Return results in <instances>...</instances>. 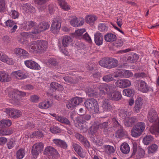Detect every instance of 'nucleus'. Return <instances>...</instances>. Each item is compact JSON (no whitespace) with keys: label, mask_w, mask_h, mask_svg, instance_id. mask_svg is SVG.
Segmentation results:
<instances>
[{"label":"nucleus","mask_w":159,"mask_h":159,"mask_svg":"<svg viewBox=\"0 0 159 159\" xmlns=\"http://www.w3.org/2000/svg\"><path fill=\"white\" fill-rule=\"evenodd\" d=\"M48 43L45 41L38 40L35 41L31 45V49L38 52H43L47 48Z\"/></svg>","instance_id":"f257e3e1"},{"label":"nucleus","mask_w":159,"mask_h":159,"mask_svg":"<svg viewBox=\"0 0 159 159\" xmlns=\"http://www.w3.org/2000/svg\"><path fill=\"white\" fill-rule=\"evenodd\" d=\"M145 128V124L143 122L137 123L133 127L131 131V135L134 137L140 136Z\"/></svg>","instance_id":"f03ea898"},{"label":"nucleus","mask_w":159,"mask_h":159,"mask_svg":"<svg viewBox=\"0 0 159 159\" xmlns=\"http://www.w3.org/2000/svg\"><path fill=\"white\" fill-rule=\"evenodd\" d=\"M85 107L91 111L96 113L99 112V107L97 101L94 98L87 99L84 102Z\"/></svg>","instance_id":"7ed1b4c3"},{"label":"nucleus","mask_w":159,"mask_h":159,"mask_svg":"<svg viewBox=\"0 0 159 159\" xmlns=\"http://www.w3.org/2000/svg\"><path fill=\"white\" fill-rule=\"evenodd\" d=\"M43 144L42 142H39L34 144L32 147L31 152L34 157H37L39 153L43 150Z\"/></svg>","instance_id":"20e7f679"},{"label":"nucleus","mask_w":159,"mask_h":159,"mask_svg":"<svg viewBox=\"0 0 159 159\" xmlns=\"http://www.w3.org/2000/svg\"><path fill=\"white\" fill-rule=\"evenodd\" d=\"M61 19L58 17L53 20L51 29L52 32L54 34H57L58 32L61 27Z\"/></svg>","instance_id":"39448f33"},{"label":"nucleus","mask_w":159,"mask_h":159,"mask_svg":"<svg viewBox=\"0 0 159 159\" xmlns=\"http://www.w3.org/2000/svg\"><path fill=\"white\" fill-rule=\"evenodd\" d=\"M82 102V99L79 97H75L71 99L67 102L66 107L69 109L72 110Z\"/></svg>","instance_id":"423d86ee"},{"label":"nucleus","mask_w":159,"mask_h":159,"mask_svg":"<svg viewBox=\"0 0 159 159\" xmlns=\"http://www.w3.org/2000/svg\"><path fill=\"white\" fill-rule=\"evenodd\" d=\"M26 93L25 92L19 91L17 90H14L12 94V98L16 104L20 105V103L19 101L21 99L20 96H25Z\"/></svg>","instance_id":"0eeeda50"},{"label":"nucleus","mask_w":159,"mask_h":159,"mask_svg":"<svg viewBox=\"0 0 159 159\" xmlns=\"http://www.w3.org/2000/svg\"><path fill=\"white\" fill-rule=\"evenodd\" d=\"M4 111L10 117L14 119L20 117L22 114L21 111L15 109L6 108Z\"/></svg>","instance_id":"6e6552de"},{"label":"nucleus","mask_w":159,"mask_h":159,"mask_svg":"<svg viewBox=\"0 0 159 159\" xmlns=\"http://www.w3.org/2000/svg\"><path fill=\"white\" fill-rule=\"evenodd\" d=\"M50 25L46 22H43L40 23L38 26V28H36V30H32L31 33L33 34L39 33V32L48 29Z\"/></svg>","instance_id":"1a4fd4ad"},{"label":"nucleus","mask_w":159,"mask_h":159,"mask_svg":"<svg viewBox=\"0 0 159 159\" xmlns=\"http://www.w3.org/2000/svg\"><path fill=\"white\" fill-rule=\"evenodd\" d=\"M148 118L150 122H154L156 124H158L159 118H158L157 115L155 110L152 109L150 111L148 115Z\"/></svg>","instance_id":"9d476101"},{"label":"nucleus","mask_w":159,"mask_h":159,"mask_svg":"<svg viewBox=\"0 0 159 159\" xmlns=\"http://www.w3.org/2000/svg\"><path fill=\"white\" fill-rule=\"evenodd\" d=\"M116 84L120 88H125L130 86L131 83L127 79H121L117 80L116 82Z\"/></svg>","instance_id":"9b49d317"},{"label":"nucleus","mask_w":159,"mask_h":159,"mask_svg":"<svg viewBox=\"0 0 159 159\" xmlns=\"http://www.w3.org/2000/svg\"><path fill=\"white\" fill-rule=\"evenodd\" d=\"M103 112H106L110 111L112 108V106L108 99H105L102 102V105Z\"/></svg>","instance_id":"f8f14e48"},{"label":"nucleus","mask_w":159,"mask_h":159,"mask_svg":"<svg viewBox=\"0 0 159 159\" xmlns=\"http://www.w3.org/2000/svg\"><path fill=\"white\" fill-rule=\"evenodd\" d=\"M26 66L30 69L38 70L40 68L39 65L35 61L31 60H27L25 61Z\"/></svg>","instance_id":"ddd939ff"},{"label":"nucleus","mask_w":159,"mask_h":159,"mask_svg":"<svg viewBox=\"0 0 159 159\" xmlns=\"http://www.w3.org/2000/svg\"><path fill=\"white\" fill-rule=\"evenodd\" d=\"M108 97L112 100L119 101L121 99L122 95L119 91L115 90L111 94L109 93Z\"/></svg>","instance_id":"4468645a"},{"label":"nucleus","mask_w":159,"mask_h":159,"mask_svg":"<svg viewBox=\"0 0 159 159\" xmlns=\"http://www.w3.org/2000/svg\"><path fill=\"white\" fill-rule=\"evenodd\" d=\"M11 80V77L7 73L4 71H0V81L1 82H7Z\"/></svg>","instance_id":"2eb2a0df"},{"label":"nucleus","mask_w":159,"mask_h":159,"mask_svg":"<svg viewBox=\"0 0 159 159\" xmlns=\"http://www.w3.org/2000/svg\"><path fill=\"white\" fill-rule=\"evenodd\" d=\"M13 129L11 128L0 127V136L10 135L13 133Z\"/></svg>","instance_id":"dca6fc26"},{"label":"nucleus","mask_w":159,"mask_h":159,"mask_svg":"<svg viewBox=\"0 0 159 159\" xmlns=\"http://www.w3.org/2000/svg\"><path fill=\"white\" fill-rule=\"evenodd\" d=\"M5 24L6 26L12 28L10 30V32L11 33L15 32L17 28V26L16 25L15 22L12 20H7L5 22Z\"/></svg>","instance_id":"f3484780"},{"label":"nucleus","mask_w":159,"mask_h":159,"mask_svg":"<svg viewBox=\"0 0 159 159\" xmlns=\"http://www.w3.org/2000/svg\"><path fill=\"white\" fill-rule=\"evenodd\" d=\"M136 118L134 117L127 118L124 119V124L126 127H131L136 122Z\"/></svg>","instance_id":"a211bd4d"},{"label":"nucleus","mask_w":159,"mask_h":159,"mask_svg":"<svg viewBox=\"0 0 159 159\" xmlns=\"http://www.w3.org/2000/svg\"><path fill=\"white\" fill-rule=\"evenodd\" d=\"M53 143L58 147L65 149L67 148V144L65 141L64 140L59 139H55L53 140Z\"/></svg>","instance_id":"6ab92c4d"},{"label":"nucleus","mask_w":159,"mask_h":159,"mask_svg":"<svg viewBox=\"0 0 159 159\" xmlns=\"http://www.w3.org/2000/svg\"><path fill=\"white\" fill-rule=\"evenodd\" d=\"M139 84L138 89L143 92H147L148 90V87L144 81L139 80L137 81Z\"/></svg>","instance_id":"aec40b11"},{"label":"nucleus","mask_w":159,"mask_h":159,"mask_svg":"<svg viewBox=\"0 0 159 159\" xmlns=\"http://www.w3.org/2000/svg\"><path fill=\"white\" fill-rule=\"evenodd\" d=\"M72 146L75 151L80 157L83 158L85 157V153L84 152H83L82 148L79 145L74 143Z\"/></svg>","instance_id":"412c9836"},{"label":"nucleus","mask_w":159,"mask_h":159,"mask_svg":"<svg viewBox=\"0 0 159 159\" xmlns=\"http://www.w3.org/2000/svg\"><path fill=\"white\" fill-rule=\"evenodd\" d=\"M143 104V99L141 98H137L135 101L134 109L136 113H138L142 108Z\"/></svg>","instance_id":"4be33fe9"},{"label":"nucleus","mask_w":159,"mask_h":159,"mask_svg":"<svg viewBox=\"0 0 159 159\" xmlns=\"http://www.w3.org/2000/svg\"><path fill=\"white\" fill-rule=\"evenodd\" d=\"M58 152L54 148L48 146L47 147L44 152V154L49 156H54L57 154Z\"/></svg>","instance_id":"5701e85b"},{"label":"nucleus","mask_w":159,"mask_h":159,"mask_svg":"<svg viewBox=\"0 0 159 159\" xmlns=\"http://www.w3.org/2000/svg\"><path fill=\"white\" fill-rule=\"evenodd\" d=\"M94 41L97 45L100 46L102 45L103 41L102 34L100 33H96L94 34Z\"/></svg>","instance_id":"b1692460"},{"label":"nucleus","mask_w":159,"mask_h":159,"mask_svg":"<svg viewBox=\"0 0 159 159\" xmlns=\"http://www.w3.org/2000/svg\"><path fill=\"white\" fill-rule=\"evenodd\" d=\"M103 89L107 93L108 96L109 93H111L116 89V86L111 84H107L104 85Z\"/></svg>","instance_id":"393cba45"},{"label":"nucleus","mask_w":159,"mask_h":159,"mask_svg":"<svg viewBox=\"0 0 159 159\" xmlns=\"http://www.w3.org/2000/svg\"><path fill=\"white\" fill-rule=\"evenodd\" d=\"M0 60L2 61L6 62L7 64L12 65L14 64V62L12 59L5 54H2L0 56Z\"/></svg>","instance_id":"a878e982"},{"label":"nucleus","mask_w":159,"mask_h":159,"mask_svg":"<svg viewBox=\"0 0 159 159\" xmlns=\"http://www.w3.org/2000/svg\"><path fill=\"white\" fill-rule=\"evenodd\" d=\"M97 17L95 16L88 15L85 18L86 22L90 25H93L97 19Z\"/></svg>","instance_id":"bb28decb"},{"label":"nucleus","mask_w":159,"mask_h":159,"mask_svg":"<svg viewBox=\"0 0 159 159\" xmlns=\"http://www.w3.org/2000/svg\"><path fill=\"white\" fill-rule=\"evenodd\" d=\"M104 39L107 42H112L116 40L117 39L116 35L111 33H107L104 37Z\"/></svg>","instance_id":"cd10ccee"},{"label":"nucleus","mask_w":159,"mask_h":159,"mask_svg":"<svg viewBox=\"0 0 159 159\" xmlns=\"http://www.w3.org/2000/svg\"><path fill=\"white\" fill-rule=\"evenodd\" d=\"M14 53L16 55L25 57H27L29 54L26 51L20 48H15L14 50Z\"/></svg>","instance_id":"c85d7f7f"},{"label":"nucleus","mask_w":159,"mask_h":159,"mask_svg":"<svg viewBox=\"0 0 159 159\" xmlns=\"http://www.w3.org/2000/svg\"><path fill=\"white\" fill-rule=\"evenodd\" d=\"M122 59L125 61L130 62H136L139 59V56L137 54H134L132 57L130 56L128 57H124Z\"/></svg>","instance_id":"c756f323"},{"label":"nucleus","mask_w":159,"mask_h":159,"mask_svg":"<svg viewBox=\"0 0 159 159\" xmlns=\"http://www.w3.org/2000/svg\"><path fill=\"white\" fill-rule=\"evenodd\" d=\"M52 115L55 117V119L56 120L59 122L69 125H70V121L66 117L63 116H57L55 114H53Z\"/></svg>","instance_id":"7c9ffc66"},{"label":"nucleus","mask_w":159,"mask_h":159,"mask_svg":"<svg viewBox=\"0 0 159 159\" xmlns=\"http://www.w3.org/2000/svg\"><path fill=\"white\" fill-rule=\"evenodd\" d=\"M25 24L26 25V29L28 30H30L31 28H33L34 30H35L36 28H38L37 23L35 22L30 21L25 22Z\"/></svg>","instance_id":"2f4dec72"},{"label":"nucleus","mask_w":159,"mask_h":159,"mask_svg":"<svg viewBox=\"0 0 159 159\" xmlns=\"http://www.w3.org/2000/svg\"><path fill=\"white\" fill-rule=\"evenodd\" d=\"M11 124L12 122L9 119H3L0 121V127H9L11 125Z\"/></svg>","instance_id":"473e14b6"},{"label":"nucleus","mask_w":159,"mask_h":159,"mask_svg":"<svg viewBox=\"0 0 159 159\" xmlns=\"http://www.w3.org/2000/svg\"><path fill=\"white\" fill-rule=\"evenodd\" d=\"M86 92L87 95L89 97L97 98L99 95L98 92L91 88H89Z\"/></svg>","instance_id":"72a5a7b5"},{"label":"nucleus","mask_w":159,"mask_h":159,"mask_svg":"<svg viewBox=\"0 0 159 159\" xmlns=\"http://www.w3.org/2000/svg\"><path fill=\"white\" fill-rule=\"evenodd\" d=\"M72 40L70 36H65L63 37L62 41V43L64 47H67L72 42Z\"/></svg>","instance_id":"f704fd0d"},{"label":"nucleus","mask_w":159,"mask_h":159,"mask_svg":"<svg viewBox=\"0 0 159 159\" xmlns=\"http://www.w3.org/2000/svg\"><path fill=\"white\" fill-rule=\"evenodd\" d=\"M120 150L123 153L126 154L128 153L130 151V148L127 143H124L120 146Z\"/></svg>","instance_id":"c9c22d12"},{"label":"nucleus","mask_w":159,"mask_h":159,"mask_svg":"<svg viewBox=\"0 0 159 159\" xmlns=\"http://www.w3.org/2000/svg\"><path fill=\"white\" fill-rule=\"evenodd\" d=\"M110 58H104L99 62V64L102 66L108 69L109 65Z\"/></svg>","instance_id":"e433bc0d"},{"label":"nucleus","mask_w":159,"mask_h":159,"mask_svg":"<svg viewBox=\"0 0 159 159\" xmlns=\"http://www.w3.org/2000/svg\"><path fill=\"white\" fill-rule=\"evenodd\" d=\"M12 74L18 79H25L27 77L25 74L20 71H14L12 73Z\"/></svg>","instance_id":"4c0bfd02"},{"label":"nucleus","mask_w":159,"mask_h":159,"mask_svg":"<svg viewBox=\"0 0 159 159\" xmlns=\"http://www.w3.org/2000/svg\"><path fill=\"white\" fill-rule=\"evenodd\" d=\"M51 89L53 91L56 90V89L61 90L62 89V86L56 82H52L50 84Z\"/></svg>","instance_id":"58836bf2"},{"label":"nucleus","mask_w":159,"mask_h":159,"mask_svg":"<svg viewBox=\"0 0 159 159\" xmlns=\"http://www.w3.org/2000/svg\"><path fill=\"white\" fill-rule=\"evenodd\" d=\"M118 61L117 60L112 58H110L108 69L115 67L118 65Z\"/></svg>","instance_id":"ea45409f"},{"label":"nucleus","mask_w":159,"mask_h":159,"mask_svg":"<svg viewBox=\"0 0 159 159\" xmlns=\"http://www.w3.org/2000/svg\"><path fill=\"white\" fill-rule=\"evenodd\" d=\"M132 114L131 111H125L124 110H122L120 111L119 114V116L121 117H124V119L127 118H130L129 116Z\"/></svg>","instance_id":"a19ab883"},{"label":"nucleus","mask_w":159,"mask_h":159,"mask_svg":"<svg viewBox=\"0 0 159 159\" xmlns=\"http://www.w3.org/2000/svg\"><path fill=\"white\" fill-rule=\"evenodd\" d=\"M52 105V102L48 101L47 102H43L39 103V107L41 108L47 109L49 107Z\"/></svg>","instance_id":"79ce46f5"},{"label":"nucleus","mask_w":159,"mask_h":159,"mask_svg":"<svg viewBox=\"0 0 159 159\" xmlns=\"http://www.w3.org/2000/svg\"><path fill=\"white\" fill-rule=\"evenodd\" d=\"M25 155V150L23 148L19 149L16 151V157L17 159H22Z\"/></svg>","instance_id":"37998d69"},{"label":"nucleus","mask_w":159,"mask_h":159,"mask_svg":"<svg viewBox=\"0 0 159 159\" xmlns=\"http://www.w3.org/2000/svg\"><path fill=\"white\" fill-rule=\"evenodd\" d=\"M148 76V74L144 72H138L134 74V77L135 78L143 79Z\"/></svg>","instance_id":"c03bdc74"},{"label":"nucleus","mask_w":159,"mask_h":159,"mask_svg":"<svg viewBox=\"0 0 159 159\" xmlns=\"http://www.w3.org/2000/svg\"><path fill=\"white\" fill-rule=\"evenodd\" d=\"M119 129L116 131L115 134V137L116 138H120L124 136L125 134L124 130L121 126V128H118Z\"/></svg>","instance_id":"a18cd8bd"},{"label":"nucleus","mask_w":159,"mask_h":159,"mask_svg":"<svg viewBox=\"0 0 159 159\" xmlns=\"http://www.w3.org/2000/svg\"><path fill=\"white\" fill-rule=\"evenodd\" d=\"M153 139L151 135H146L143 139V143L145 145H148L153 141Z\"/></svg>","instance_id":"49530a36"},{"label":"nucleus","mask_w":159,"mask_h":159,"mask_svg":"<svg viewBox=\"0 0 159 159\" xmlns=\"http://www.w3.org/2000/svg\"><path fill=\"white\" fill-rule=\"evenodd\" d=\"M134 90L130 89H125L123 91L124 95L129 97L132 96L134 94Z\"/></svg>","instance_id":"de8ad7c7"},{"label":"nucleus","mask_w":159,"mask_h":159,"mask_svg":"<svg viewBox=\"0 0 159 159\" xmlns=\"http://www.w3.org/2000/svg\"><path fill=\"white\" fill-rule=\"evenodd\" d=\"M58 1L59 5L63 9L66 10H68L69 9V7L64 0H58Z\"/></svg>","instance_id":"09e8293b"},{"label":"nucleus","mask_w":159,"mask_h":159,"mask_svg":"<svg viewBox=\"0 0 159 159\" xmlns=\"http://www.w3.org/2000/svg\"><path fill=\"white\" fill-rule=\"evenodd\" d=\"M79 20L75 16H73L70 21V24L74 27H78Z\"/></svg>","instance_id":"8fccbe9b"},{"label":"nucleus","mask_w":159,"mask_h":159,"mask_svg":"<svg viewBox=\"0 0 159 159\" xmlns=\"http://www.w3.org/2000/svg\"><path fill=\"white\" fill-rule=\"evenodd\" d=\"M98 29L101 32L107 31L108 30V27L105 24L100 23L98 25Z\"/></svg>","instance_id":"3c124183"},{"label":"nucleus","mask_w":159,"mask_h":159,"mask_svg":"<svg viewBox=\"0 0 159 159\" xmlns=\"http://www.w3.org/2000/svg\"><path fill=\"white\" fill-rule=\"evenodd\" d=\"M112 122L113 126L117 128H121V126L118 122L116 117L112 118Z\"/></svg>","instance_id":"603ef678"},{"label":"nucleus","mask_w":159,"mask_h":159,"mask_svg":"<svg viewBox=\"0 0 159 159\" xmlns=\"http://www.w3.org/2000/svg\"><path fill=\"white\" fill-rule=\"evenodd\" d=\"M145 154L144 150L141 148H139L138 150L137 153L136 155V157L137 158H141L143 157Z\"/></svg>","instance_id":"864d4df0"},{"label":"nucleus","mask_w":159,"mask_h":159,"mask_svg":"<svg viewBox=\"0 0 159 159\" xmlns=\"http://www.w3.org/2000/svg\"><path fill=\"white\" fill-rule=\"evenodd\" d=\"M103 80L106 82L111 81L113 80V78L112 77V75L109 74L104 76L102 77Z\"/></svg>","instance_id":"5fc2aeb1"},{"label":"nucleus","mask_w":159,"mask_h":159,"mask_svg":"<svg viewBox=\"0 0 159 159\" xmlns=\"http://www.w3.org/2000/svg\"><path fill=\"white\" fill-rule=\"evenodd\" d=\"M109 125V123L107 121H105L102 123H100L97 126L98 127L99 129H105L108 127Z\"/></svg>","instance_id":"6e6d98bb"},{"label":"nucleus","mask_w":159,"mask_h":159,"mask_svg":"<svg viewBox=\"0 0 159 159\" xmlns=\"http://www.w3.org/2000/svg\"><path fill=\"white\" fill-rule=\"evenodd\" d=\"M50 129L51 131L54 134L60 133L61 132V130L59 127L57 126H54L53 127L51 128Z\"/></svg>","instance_id":"4d7b16f0"},{"label":"nucleus","mask_w":159,"mask_h":159,"mask_svg":"<svg viewBox=\"0 0 159 159\" xmlns=\"http://www.w3.org/2000/svg\"><path fill=\"white\" fill-rule=\"evenodd\" d=\"M157 149V146L155 144H152L148 148L149 153H153L156 151Z\"/></svg>","instance_id":"13d9d810"},{"label":"nucleus","mask_w":159,"mask_h":159,"mask_svg":"<svg viewBox=\"0 0 159 159\" xmlns=\"http://www.w3.org/2000/svg\"><path fill=\"white\" fill-rule=\"evenodd\" d=\"M82 117V120H81V122L83 124L85 123L86 121L89 120L91 117V116L89 114H86L83 115Z\"/></svg>","instance_id":"bf43d9fd"},{"label":"nucleus","mask_w":159,"mask_h":159,"mask_svg":"<svg viewBox=\"0 0 159 159\" xmlns=\"http://www.w3.org/2000/svg\"><path fill=\"white\" fill-rule=\"evenodd\" d=\"M106 151L108 154H110L114 152L115 149L112 146L108 145L106 147Z\"/></svg>","instance_id":"052dcab7"},{"label":"nucleus","mask_w":159,"mask_h":159,"mask_svg":"<svg viewBox=\"0 0 159 159\" xmlns=\"http://www.w3.org/2000/svg\"><path fill=\"white\" fill-rule=\"evenodd\" d=\"M32 135L33 137L35 136L36 137L40 138L43 136V133L40 131L38 130L33 133Z\"/></svg>","instance_id":"680f3d73"},{"label":"nucleus","mask_w":159,"mask_h":159,"mask_svg":"<svg viewBox=\"0 0 159 159\" xmlns=\"http://www.w3.org/2000/svg\"><path fill=\"white\" fill-rule=\"evenodd\" d=\"M39 97L37 95H32L30 98V101L33 102H37L39 101Z\"/></svg>","instance_id":"e2e57ef3"},{"label":"nucleus","mask_w":159,"mask_h":159,"mask_svg":"<svg viewBox=\"0 0 159 159\" xmlns=\"http://www.w3.org/2000/svg\"><path fill=\"white\" fill-rule=\"evenodd\" d=\"M15 141L12 139H11L7 143V145L9 149H11L15 145Z\"/></svg>","instance_id":"0e129e2a"},{"label":"nucleus","mask_w":159,"mask_h":159,"mask_svg":"<svg viewBox=\"0 0 159 159\" xmlns=\"http://www.w3.org/2000/svg\"><path fill=\"white\" fill-rule=\"evenodd\" d=\"M79 128L83 132H85L87 130L88 127L85 125L83 124L81 121H80V125H79Z\"/></svg>","instance_id":"69168bd1"},{"label":"nucleus","mask_w":159,"mask_h":159,"mask_svg":"<svg viewBox=\"0 0 159 159\" xmlns=\"http://www.w3.org/2000/svg\"><path fill=\"white\" fill-rule=\"evenodd\" d=\"M25 10L28 12L34 13L35 11V8L31 5L28 4L26 6Z\"/></svg>","instance_id":"338daca9"},{"label":"nucleus","mask_w":159,"mask_h":159,"mask_svg":"<svg viewBox=\"0 0 159 159\" xmlns=\"http://www.w3.org/2000/svg\"><path fill=\"white\" fill-rule=\"evenodd\" d=\"M133 74L132 72L129 70H124V77L129 78L133 76Z\"/></svg>","instance_id":"774afa93"}]
</instances>
